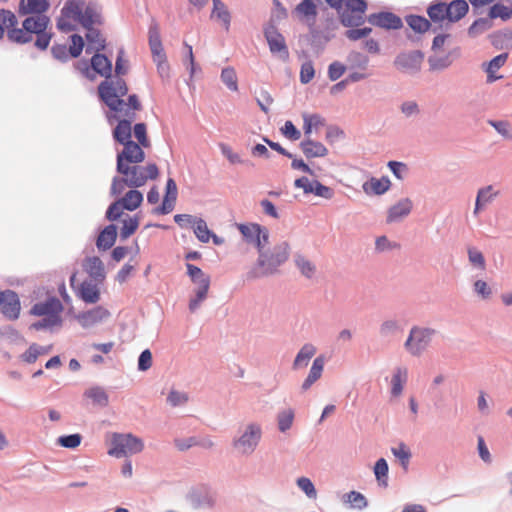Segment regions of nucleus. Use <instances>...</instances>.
I'll list each match as a JSON object with an SVG mask.
<instances>
[{"label": "nucleus", "mask_w": 512, "mask_h": 512, "mask_svg": "<svg viewBox=\"0 0 512 512\" xmlns=\"http://www.w3.org/2000/svg\"><path fill=\"white\" fill-rule=\"evenodd\" d=\"M49 24L50 18L46 15L29 16L23 21L22 28L12 26V29H9L7 33V37L11 42L26 44L31 42L35 35V47L39 50H46L53 35L47 31Z\"/></svg>", "instance_id": "1"}, {"label": "nucleus", "mask_w": 512, "mask_h": 512, "mask_svg": "<svg viewBox=\"0 0 512 512\" xmlns=\"http://www.w3.org/2000/svg\"><path fill=\"white\" fill-rule=\"evenodd\" d=\"M290 245L287 241L275 244L266 250H260L255 265L247 272L248 280L270 277L279 273V268L288 260Z\"/></svg>", "instance_id": "2"}, {"label": "nucleus", "mask_w": 512, "mask_h": 512, "mask_svg": "<svg viewBox=\"0 0 512 512\" xmlns=\"http://www.w3.org/2000/svg\"><path fill=\"white\" fill-rule=\"evenodd\" d=\"M262 436L263 430L261 424L249 422L238 428L232 438L231 446L236 455L249 457L257 450Z\"/></svg>", "instance_id": "3"}, {"label": "nucleus", "mask_w": 512, "mask_h": 512, "mask_svg": "<svg viewBox=\"0 0 512 512\" xmlns=\"http://www.w3.org/2000/svg\"><path fill=\"white\" fill-rule=\"evenodd\" d=\"M127 92V84L122 78H116L114 81L104 80L98 86L100 99L114 112L124 111L126 103L121 97Z\"/></svg>", "instance_id": "4"}, {"label": "nucleus", "mask_w": 512, "mask_h": 512, "mask_svg": "<svg viewBox=\"0 0 512 512\" xmlns=\"http://www.w3.org/2000/svg\"><path fill=\"white\" fill-rule=\"evenodd\" d=\"M438 331L427 326L414 325L404 342V349L412 357H420L429 348Z\"/></svg>", "instance_id": "5"}, {"label": "nucleus", "mask_w": 512, "mask_h": 512, "mask_svg": "<svg viewBox=\"0 0 512 512\" xmlns=\"http://www.w3.org/2000/svg\"><path fill=\"white\" fill-rule=\"evenodd\" d=\"M117 172L128 182V187L138 188L143 186L148 179H155L158 176V168L155 164L140 166L137 164H123L122 169Z\"/></svg>", "instance_id": "6"}, {"label": "nucleus", "mask_w": 512, "mask_h": 512, "mask_svg": "<svg viewBox=\"0 0 512 512\" xmlns=\"http://www.w3.org/2000/svg\"><path fill=\"white\" fill-rule=\"evenodd\" d=\"M111 445L112 447L108 450V454L116 458L140 453L144 448L143 441L130 433H114Z\"/></svg>", "instance_id": "7"}, {"label": "nucleus", "mask_w": 512, "mask_h": 512, "mask_svg": "<svg viewBox=\"0 0 512 512\" xmlns=\"http://www.w3.org/2000/svg\"><path fill=\"white\" fill-rule=\"evenodd\" d=\"M90 66L94 72L103 77L109 78L111 76L112 62L100 52H95L90 60V64L87 60H80L75 63V68L77 70H79L86 78L93 79L94 75L90 70Z\"/></svg>", "instance_id": "8"}, {"label": "nucleus", "mask_w": 512, "mask_h": 512, "mask_svg": "<svg viewBox=\"0 0 512 512\" xmlns=\"http://www.w3.org/2000/svg\"><path fill=\"white\" fill-rule=\"evenodd\" d=\"M424 60V53L420 50H411L400 52L393 61L394 67L409 75H415L420 72Z\"/></svg>", "instance_id": "9"}, {"label": "nucleus", "mask_w": 512, "mask_h": 512, "mask_svg": "<svg viewBox=\"0 0 512 512\" xmlns=\"http://www.w3.org/2000/svg\"><path fill=\"white\" fill-rule=\"evenodd\" d=\"M264 36L268 43L270 52L282 61H287L289 59V50L284 36L278 31L276 26H267L264 30Z\"/></svg>", "instance_id": "10"}, {"label": "nucleus", "mask_w": 512, "mask_h": 512, "mask_svg": "<svg viewBox=\"0 0 512 512\" xmlns=\"http://www.w3.org/2000/svg\"><path fill=\"white\" fill-rule=\"evenodd\" d=\"M187 500L194 509H210L216 503V493L207 486H198L188 493Z\"/></svg>", "instance_id": "11"}, {"label": "nucleus", "mask_w": 512, "mask_h": 512, "mask_svg": "<svg viewBox=\"0 0 512 512\" xmlns=\"http://www.w3.org/2000/svg\"><path fill=\"white\" fill-rule=\"evenodd\" d=\"M122 145L123 150L117 154L116 170L122 169L123 164H138L144 161L145 153L140 144L129 141Z\"/></svg>", "instance_id": "12"}, {"label": "nucleus", "mask_w": 512, "mask_h": 512, "mask_svg": "<svg viewBox=\"0 0 512 512\" xmlns=\"http://www.w3.org/2000/svg\"><path fill=\"white\" fill-rule=\"evenodd\" d=\"M1 312L9 320H15L20 314V300L18 295L11 290L3 291L0 298Z\"/></svg>", "instance_id": "13"}, {"label": "nucleus", "mask_w": 512, "mask_h": 512, "mask_svg": "<svg viewBox=\"0 0 512 512\" xmlns=\"http://www.w3.org/2000/svg\"><path fill=\"white\" fill-rule=\"evenodd\" d=\"M368 22L387 30H397L403 26L401 18L392 12L373 13L368 16Z\"/></svg>", "instance_id": "14"}, {"label": "nucleus", "mask_w": 512, "mask_h": 512, "mask_svg": "<svg viewBox=\"0 0 512 512\" xmlns=\"http://www.w3.org/2000/svg\"><path fill=\"white\" fill-rule=\"evenodd\" d=\"M500 192L494 188L493 185H487L477 190L475 206L473 209V216L478 217L488 205H490L498 196Z\"/></svg>", "instance_id": "15"}, {"label": "nucleus", "mask_w": 512, "mask_h": 512, "mask_svg": "<svg viewBox=\"0 0 512 512\" xmlns=\"http://www.w3.org/2000/svg\"><path fill=\"white\" fill-rule=\"evenodd\" d=\"M64 307L56 297H49L45 301L35 303L30 313L35 316L61 315Z\"/></svg>", "instance_id": "16"}, {"label": "nucleus", "mask_w": 512, "mask_h": 512, "mask_svg": "<svg viewBox=\"0 0 512 512\" xmlns=\"http://www.w3.org/2000/svg\"><path fill=\"white\" fill-rule=\"evenodd\" d=\"M413 209V202L410 198H401L387 211L386 222L396 223L407 217Z\"/></svg>", "instance_id": "17"}, {"label": "nucleus", "mask_w": 512, "mask_h": 512, "mask_svg": "<svg viewBox=\"0 0 512 512\" xmlns=\"http://www.w3.org/2000/svg\"><path fill=\"white\" fill-rule=\"evenodd\" d=\"M79 23L84 28L93 27L94 25L102 24L101 7L94 1L87 3L79 18Z\"/></svg>", "instance_id": "18"}, {"label": "nucleus", "mask_w": 512, "mask_h": 512, "mask_svg": "<svg viewBox=\"0 0 512 512\" xmlns=\"http://www.w3.org/2000/svg\"><path fill=\"white\" fill-rule=\"evenodd\" d=\"M109 315L110 313L107 309L102 306H97L77 315L76 318L83 328H89L102 322L104 319L108 318Z\"/></svg>", "instance_id": "19"}, {"label": "nucleus", "mask_w": 512, "mask_h": 512, "mask_svg": "<svg viewBox=\"0 0 512 512\" xmlns=\"http://www.w3.org/2000/svg\"><path fill=\"white\" fill-rule=\"evenodd\" d=\"M456 52V49L445 54L434 52L427 59L429 70L431 72H440L448 69L453 64L454 58L458 57Z\"/></svg>", "instance_id": "20"}, {"label": "nucleus", "mask_w": 512, "mask_h": 512, "mask_svg": "<svg viewBox=\"0 0 512 512\" xmlns=\"http://www.w3.org/2000/svg\"><path fill=\"white\" fill-rule=\"evenodd\" d=\"M125 116L128 119L119 120L117 126L113 130L114 139L120 144L127 143L131 140V122L135 116L134 112H130L129 110L125 111Z\"/></svg>", "instance_id": "21"}, {"label": "nucleus", "mask_w": 512, "mask_h": 512, "mask_svg": "<svg viewBox=\"0 0 512 512\" xmlns=\"http://www.w3.org/2000/svg\"><path fill=\"white\" fill-rule=\"evenodd\" d=\"M83 267L90 276V280H94L95 282L104 281L106 273L104 269V264L99 257L93 256L87 258L83 264Z\"/></svg>", "instance_id": "22"}, {"label": "nucleus", "mask_w": 512, "mask_h": 512, "mask_svg": "<svg viewBox=\"0 0 512 512\" xmlns=\"http://www.w3.org/2000/svg\"><path fill=\"white\" fill-rule=\"evenodd\" d=\"M469 6L465 0H454L447 4L448 22L445 23V29H448L451 23L462 19L468 12Z\"/></svg>", "instance_id": "23"}, {"label": "nucleus", "mask_w": 512, "mask_h": 512, "mask_svg": "<svg viewBox=\"0 0 512 512\" xmlns=\"http://www.w3.org/2000/svg\"><path fill=\"white\" fill-rule=\"evenodd\" d=\"M148 40L153 60L163 59L166 57L156 23L151 24L149 27Z\"/></svg>", "instance_id": "24"}, {"label": "nucleus", "mask_w": 512, "mask_h": 512, "mask_svg": "<svg viewBox=\"0 0 512 512\" xmlns=\"http://www.w3.org/2000/svg\"><path fill=\"white\" fill-rule=\"evenodd\" d=\"M48 9V0H21L18 12L20 15H44Z\"/></svg>", "instance_id": "25"}, {"label": "nucleus", "mask_w": 512, "mask_h": 512, "mask_svg": "<svg viewBox=\"0 0 512 512\" xmlns=\"http://www.w3.org/2000/svg\"><path fill=\"white\" fill-rule=\"evenodd\" d=\"M325 361L326 360L323 355H319L313 360L308 376L303 381L301 386V389L303 391H307L316 381H318L321 378L324 370Z\"/></svg>", "instance_id": "26"}, {"label": "nucleus", "mask_w": 512, "mask_h": 512, "mask_svg": "<svg viewBox=\"0 0 512 512\" xmlns=\"http://www.w3.org/2000/svg\"><path fill=\"white\" fill-rule=\"evenodd\" d=\"M300 148L306 158L325 157L328 154V149L318 141H314L307 137L300 143Z\"/></svg>", "instance_id": "27"}, {"label": "nucleus", "mask_w": 512, "mask_h": 512, "mask_svg": "<svg viewBox=\"0 0 512 512\" xmlns=\"http://www.w3.org/2000/svg\"><path fill=\"white\" fill-rule=\"evenodd\" d=\"M94 280H85L81 283L79 293L81 299L86 303H96L100 299V291L98 284Z\"/></svg>", "instance_id": "28"}, {"label": "nucleus", "mask_w": 512, "mask_h": 512, "mask_svg": "<svg viewBox=\"0 0 512 512\" xmlns=\"http://www.w3.org/2000/svg\"><path fill=\"white\" fill-rule=\"evenodd\" d=\"M116 238L117 227L114 224H110L99 233L96 246L99 250L106 251L114 245Z\"/></svg>", "instance_id": "29"}, {"label": "nucleus", "mask_w": 512, "mask_h": 512, "mask_svg": "<svg viewBox=\"0 0 512 512\" xmlns=\"http://www.w3.org/2000/svg\"><path fill=\"white\" fill-rule=\"evenodd\" d=\"M87 30L86 39L88 45L86 47V53L91 54L93 52H100L105 49V39L102 37L100 31L93 27L85 28Z\"/></svg>", "instance_id": "30"}, {"label": "nucleus", "mask_w": 512, "mask_h": 512, "mask_svg": "<svg viewBox=\"0 0 512 512\" xmlns=\"http://www.w3.org/2000/svg\"><path fill=\"white\" fill-rule=\"evenodd\" d=\"M507 58L508 53H501L488 63L483 64L484 70L487 73V83H493L502 77L496 75V72L506 63Z\"/></svg>", "instance_id": "31"}, {"label": "nucleus", "mask_w": 512, "mask_h": 512, "mask_svg": "<svg viewBox=\"0 0 512 512\" xmlns=\"http://www.w3.org/2000/svg\"><path fill=\"white\" fill-rule=\"evenodd\" d=\"M408 380V369L398 366L394 369L391 379V395L398 397L402 394L404 385Z\"/></svg>", "instance_id": "32"}, {"label": "nucleus", "mask_w": 512, "mask_h": 512, "mask_svg": "<svg viewBox=\"0 0 512 512\" xmlns=\"http://www.w3.org/2000/svg\"><path fill=\"white\" fill-rule=\"evenodd\" d=\"M390 186L391 182L388 177L381 179L372 177L363 184L362 188L366 194L382 195L389 190Z\"/></svg>", "instance_id": "33"}, {"label": "nucleus", "mask_w": 512, "mask_h": 512, "mask_svg": "<svg viewBox=\"0 0 512 512\" xmlns=\"http://www.w3.org/2000/svg\"><path fill=\"white\" fill-rule=\"evenodd\" d=\"M427 14L432 22L435 24L440 23V28L443 27L444 21L448 22L447 3L444 1L433 2L427 9Z\"/></svg>", "instance_id": "34"}, {"label": "nucleus", "mask_w": 512, "mask_h": 512, "mask_svg": "<svg viewBox=\"0 0 512 512\" xmlns=\"http://www.w3.org/2000/svg\"><path fill=\"white\" fill-rule=\"evenodd\" d=\"M405 21L407 25L416 33H425L429 29H432L433 32H437L438 27H432L431 22L426 19L424 16L419 15H407L405 17Z\"/></svg>", "instance_id": "35"}, {"label": "nucleus", "mask_w": 512, "mask_h": 512, "mask_svg": "<svg viewBox=\"0 0 512 512\" xmlns=\"http://www.w3.org/2000/svg\"><path fill=\"white\" fill-rule=\"evenodd\" d=\"M316 351L317 349L313 344H304L293 361V369L297 370L305 368L308 365L310 359L315 355Z\"/></svg>", "instance_id": "36"}, {"label": "nucleus", "mask_w": 512, "mask_h": 512, "mask_svg": "<svg viewBox=\"0 0 512 512\" xmlns=\"http://www.w3.org/2000/svg\"><path fill=\"white\" fill-rule=\"evenodd\" d=\"M403 332V325L396 318H387L379 326V334L382 338H390Z\"/></svg>", "instance_id": "37"}, {"label": "nucleus", "mask_w": 512, "mask_h": 512, "mask_svg": "<svg viewBox=\"0 0 512 512\" xmlns=\"http://www.w3.org/2000/svg\"><path fill=\"white\" fill-rule=\"evenodd\" d=\"M347 68L349 70L366 71L369 65V57L358 51H351L347 55Z\"/></svg>", "instance_id": "38"}, {"label": "nucleus", "mask_w": 512, "mask_h": 512, "mask_svg": "<svg viewBox=\"0 0 512 512\" xmlns=\"http://www.w3.org/2000/svg\"><path fill=\"white\" fill-rule=\"evenodd\" d=\"M342 502L349 504L351 509L364 510L368 507V500L364 494L358 491H350L342 496Z\"/></svg>", "instance_id": "39"}, {"label": "nucleus", "mask_w": 512, "mask_h": 512, "mask_svg": "<svg viewBox=\"0 0 512 512\" xmlns=\"http://www.w3.org/2000/svg\"><path fill=\"white\" fill-rule=\"evenodd\" d=\"M340 21L345 27H358L364 23V14L345 6L340 12Z\"/></svg>", "instance_id": "40"}, {"label": "nucleus", "mask_w": 512, "mask_h": 512, "mask_svg": "<svg viewBox=\"0 0 512 512\" xmlns=\"http://www.w3.org/2000/svg\"><path fill=\"white\" fill-rule=\"evenodd\" d=\"M119 201L126 210L134 211L141 205L143 194L136 189H131L122 198H119Z\"/></svg>", "instance_id": "41"}, {"label": "nucleus", "mask_w": 512, "mask_h": 512, "mask_svg": "<svg viewBox=\"0 0 512 512\" xmlns=\"http://www.w3.org/2000/svg\"><path fill=\"white\" fill-rule=\"evenodd\" d=\"M263 226L252 223L249 225L246 224H239L238 229L243 235L246 242L253 244L255 246V243H259V234L261 233V229Z\"/></svg>", "instance_id": "42"}, {"label": "nucleus", "mask_w": 512, "mask_h": 512, "mask_svg": "<svg viewBox=\"0 0 512 512\" xmlns=\"http://www.w3.org/2000/svg\"><path fill=\"white\" fill-rule=\"evenodd\" d=\"M84 396L91 399L93 404L100 407H106L109 403V397L104 388L94 386L84 392Z\"/></svg>", "instance_id": "43"}, {"label": "nucleus", "mask_w": 512, "mask_h": 512, "mask_svg": "<svg viewBox=\"0 0 512 512\" xmlns=\"http://www.w3.org/2000/svg\"><path fill=\"white\" fill-rule=\"evenodd\" d=\"M84 4V0H67L61 9V12L64 17H71L73 21L79 22Z\"/></svg>", "instance_id": "44"}, {"label": "nucleus", "mask_w": 512, "mask_h": 512, "mask_svg": "<svg viewBox=\"0 0 512 512\" xmlns=\"http://www.w3.org/2000/svg\"><path fill=\"white\" fill-rule=\"evenodd\" d=\"M213 10L211 17L220 20L226 29L230 26L231 16L225 4L221 0H212Z\"/></svg>", "instance_id": "45"}, {"label": "nucleus", "mask_w": 512, "mask_h": 512, "mask_svg": "<svg viewBox=\"0 0 512 512\" xmlns=\"http://www.w3.org/2000/svg\"><path fill=\"white\" fill-rule=\"evenodd\" d=\"M294 262H295L296 267L299 269L300 273L304 277H306L308 279L313 277V275L316 272V267L305 256H303L301 254H296L294 257Z\"/></svg>", "instance_id": "46"}, {"label": "nucleus", "mask_w": 512, "mask_h": 512, "mask_svg": "<svg viewBox=\"0 0 512 512\" xmlns=\"http://www.w3.org/2000/svg\"><path fill=\"white\" fill-rule=\"evenodd\" d=\"M295 413L292 408L281 410L277 414V424L280 432L284 433L292 427Z\"/></svg>", "instance_id": "47"}, {"label": "nucleus", "mask_w": 512, "mask_h": 512, "mask_svg": "<svg viewBox=\"0 0 512 512\" xmlns=\"http://www.w3.org/2000/svg\"><path fill=\"white\" fill-rule=\"evenodd\" d=\"M42 317L43 318L41 320L34 322L30 328L39 331V330L51 329L55 326L62 325L61 315H50V316H42Z\"/></svg>", "instance_id": "48"}, {"label": "nucleus", "mask_w": 512, "mask_h": 512, "mask_svg": "<svg viewBox=\"0 0 512 512\" xmlns=\"http://www.w3.org/2000/svg\"><path fill=\"white\" fill-rule=\"evenodd\" d=\"M388 463L384 458H380L374 465V474L379 485L386 487L388 485Z\"/></svg>", "instance_id": "49"}, {"label": "nucleus", "mask_w": 512, "mask_h": 512, "mask_svg": "<svg viewBox=\"0 0 512 512\" xmlns=\"http://www.w3.org/2000/svg\"><path fill=\"white\" fill-rule=\"evenodd\" d=\"M18 20L13 12L6 9H0V39L4 35V29H12V26H17Z\"/></svg>", "instance_id": "50"}, {"label": "nucleus", "mask_w": 512, "mask_h": 512, "mask_svg": "<svg viewBox=\"0 0 512 512\" xmlns=\"http://www.w3.org/2000/svg\"><path fill=\"white\" fill-rule=\"evenodd\" d=\"M492 24V20L489 16L479 18L471 24V26L468 29V34L471 37H476L484 33L485 31L489 30L492 27Z\"/></svg>", "instance_id": "51"}, {"label": "nucleus", "mask_w": 512, "mask_h": 512, "mask_svg": "<svg viewBox=\"0 0 512 512\" xmlns=\"http://www.w3.org/2000/svg\"><path fill=\"white\" fill-rule=\"evenodd\" d=\"M186 267L187 274L193 283L197 284L198 286H202L207 282V284L210 285V277L206 275L199 267L189 263L186 265Z\"/></svg>", "instance_id": "52"}, {"label": "nucleus", "mask_w": 512, "mask_h": 512, "mask_svg": "<svg viewBox=\"0 0 512 512\" xmlns=\"http://www.w3.org/2000/svg\"><path fill=\"white\" fill-rule=\"evenodd\" d=\"M210 285L205 283V285L198 286L195 289V296L190 299L189 302V310L191 312H195L201 305V303L207 298V294L209 291Z\"/></svg>", "instance_id": "53"}, {"label": "nucleus", "mask_w": 512, "mask_h": 512, "mask_svg": "<svg viewBox=\"0 0 512 512\" xmlns=\"http://www.w3.org/2000/svg\"><path fill=\"white\" fill-rule=\"evenodd\" d=\"M194 234L200 242L208 243L211 238V231L204 219L198 218L193 226Z\"/></svg>", "instance_id": "54"}, {"label": "nucleus", "mask_w": 512, "mask_h": 512, "mask_svg": "<svg viewBox=\"0 0 512 512\" xmlns=\"http://www.w3.org/2000/svg\"><path fill=\"white\" fill-rule=\"evenodd\" d=\"M304 121V134L309 136L312 132L313 127L323 126L324 119L319 114H307L302 115Z\"/></svg>", "instance_id": "55"}, {"label": "nucleus", "mask_w": 512, "mask_h": 512, "mask_svg": "<svg viewBox=\"0 0 512 512\" xmlns=\"http://www.w3.org/2000/svg\"><path fill=\"white\" fill-rule=\"evenodd\" d=\"M488 16L491 20L501 18L503 21H506L512 17V8L496 3L490 8Z\"/></svg>", "instance_id": "56"}, {"label": "nucleus", "mask_w": 512, "mask_h": 512, "mask_svg": "<svg viewBox=\"0 0 512 512\" xmlns=\"http://www.w3.org/2000/svg\"><path fill=\"white\" fill-rule=\"evenodd\" d=\"M221 80L231 91L238 90L237 76L234 68L226 67L221 71Z\"/></svg>", "instance_id": "57"}, {"label": "nucleus", "mask_w": 512, "mask_h": 512, "mask_svg": "<svg viewBox=\"0 0 512 512\" xmlns=\"http://www.w3.org/2000/svg\"><path fill=\"white\" fill-rule=\"evenodd\" d=\"M488 124L492 126L503 138L512 141V127L505 120H488Z\"/></svg>", "instance_id": "58"}, {"label": "nucleus", "mask_w": 512, "mask_h": 512, "mask_svg": "<svg viewBox=\"0 0 512 512\" xmlns=\"http://www.w3.org/2000/svg\"><path fill=\"white\" fill-rule=\"evenodd\" d=\"M468 260L472 266L480 270H485L486 261L481 251L475 247H468L467 249Z\"/></svg>", "instance_id": "59"}, {"label": "nucleus", "mask_w": 512, "mask_h": 512, "mask_svg": "<svg viewBox=\"0 0 512 512\" xmlns=\"http://www.w3.org/2000/svg\"><path fill=\"white\" fill-rule=\"evenodd\" d=\"M139 219L135 217H129L123 220V226L120 230V237L122 240L129 238L138 228Z\"/></svg>", "instance_id": "60"}, {"label": "nucleus", "mask_w": 512, "mask_h": 512, "mask_svg": "<svg viewBox=\"0 0 512 512\" xmlns=\"http://www.w3.org/2000/svg\"><path fill=\"white\" fill-rule=\"evenodd\" d=\"M473 292L482 300H489L492 296L491 287L481 279L473 283Z\"/></svg>", "instance_id": "61"}, {"label": "nucleus", "mask_w": 512, "mask_h": 512, "mask_svg": "<svg viewBox=\"0 0 512 512\" xmlns=\"http://www.w3.org/2000/svg\"><path fill=\"white\" fill-rule=\"evenodd\" d=\"M391 452L400 461L402 467L407 470L411 457L408 448L402 443L398 447L391 448Z\"/></svg>", "instance_id": "62"}, {"label": "nucleus", "mask_w": 512, "mask_h": 512, "mask_svg": "<svg viewBox=\"0 0 512 512\" xmlns=\"http://www.w3.org/2000/svg\"><path fill=\"white\" fill-rule=\"evenodd\" d=\"M297 486L301 489L305 495L310 499L317 497V491L312 481L307 477H300L296 481Z\"/></svg>", "instance_id": "63"}, {"label": "nucleus", "mask_w": 512, "mask_h": 512, "mask_svg": "<svg viewBox=\"0 0 512 512\" xmlns=\"http://www.w3.org/2000/svg\"><path fill=\"white\" fill-rule=\"evenodd\" d=\"M188 394L177 390H171L167 396V403L172 407H178L188 402Z\"/></svg>", "instance_id": "64"}]
</instances>
